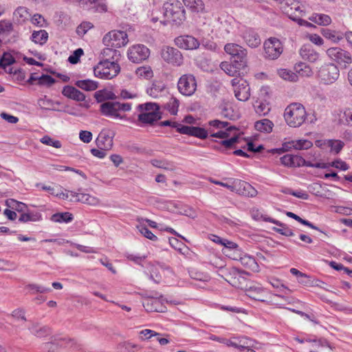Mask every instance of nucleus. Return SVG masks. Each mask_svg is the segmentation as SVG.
Masks as SVG:
<instances>
[{"instance_id": "f257e3e1", "label": "nucleus", "mask_w": 352, "mask_h": 352, "mask_svg": "<svg viewBox=\"0 0 352 352\" xmlns=\"http://www.w3.org/2000/svg\"><path fill=\"white\" fill-rule=\"evenodd\" d=\"M138 122L141 124H153L161 119L160 106L155 102H146L137 107Z\"/></svg>"}, {"instance_id": "f03ea898", "label": "nucleus", "mask_w": 352, "mask_h": 352, "mask_svg": "<svg viewBox=\"0 0 352 352\" xmlns=\"http://www.w3.org/2000/svg\"><path fill=\"white\" fill-rule=\"evenodd\" d=\"M284 117L289 126L298 127L305 121L307 113L305 107L301 104L292 103L285 109Z\"/></svg>"}, {"instance_id": "7ed1b4c3", "label": "nucleus", "mask_w": 352, "mask_h": 352, "mask_svg": "<svg viewBox=\"0 0 352 352\" xmlns=\"http://www.w3.org/2000/svg\"><path fill=\"white\" fill-rule=\"evenodd\" d=\"M164 16L175 25L182 24L186 19L185 10L178 0H170L164 5Z\"/></svg>"}, {"instance_id": "20e7f679", "label": "nucleus", "mask_w": 352, "mask_h": 352, "mask_svg": "<svg viewBox=\"0 0 352 352\" xmlns=\"http://www.w3.org/2000/svg\"><path fill=\"white\" fill-rule=\"evenodd\" d=\"M280 160L281 164L287 167H300L305 166L324 169L327 168L329 166V165L324 162L311 163L297 155L287 154L281 157Z\"/></svg>"}, {"instance_id": "39448f33", "label": "nucleus", "mask_w": 352, "mask_h": 352, "mask_svg": "<svg viewBox=\"0 0 352 352\" xmlns=\"http://www.w3.org/2000/svg\"><path fill=\"white\" fill-rule=\"evenodd\" d=\"M119 72V65L108 60L100 61L94 68V76L102 79H111L116 76Z\"/></svg>"}, {"instance_id": "423d86ee", "label": "nucleus", "mask_w": 352, "mask_h": 352, "mask_svg": "<svg viewBox=\"0 0 352 352\" xmlns=\"http://www.w3.org/2000/svg\"><path fill=\"white\" fill-rule=\"evenodd\" d=\"M318 76L324 84L331 85L338 79L340 71L338 67L333 63L324 64L319 68Z\"/></svg>"}, {"instance_id": "0eeeda50", "label": "nucleus", "mask_w": 352, "mask_h": 352, "mask_svg": "<svg viewBox=\"0 0 352 352\" xmlns=\"http://www.w3.org/2000/svg\"><path fill=\"white\" fill-rule=\"evenodd\" d=\"M102 42L108 47L119 48L125 46L129 43V38L126 32L113 30L103 37Z\"/></svg>"}, {"instance_id": "6e6552de", "label": "nucleus", "mask_w": 352, "mask_h": 352, "mask_svg": "<svg viewBox=\"0 0 352 352\" xmlns=\"http://www.w3.org/2000/svg\"><path fill=\"white\" fill-rule=\"evenodd\" d=\"M264 56L270 60L277 59L283 53L281 42L276 38L271 37L263 43Z\"/></svg>"}, {"instance_id": "1a4fd4ad", "label": "nucleus", "mask_w": 352, "mask_h": 352, "mask_svg": "<svg viewBox=\"0 0 352 352\" xmlns=\"http://www.w3.org/2000/svg\"><path fill=\"white\" fill-rule=\"evenodd\" d=\"M225 52L230 55L239 67H245L247 62V50L236 43H227L224 46Z\"/></svg>"}, {"instance_id": "9d476101", "label": "nucleus", "mask_w": 352, "mask_h": 352, "mask_svg": "<svg viewBox=\"0 0 352 352\" xmlns=\"http://www.w3.org/2000/svg\"><path fill=\"white\" fill-rule=\"evenodd\" d=\"M326 53L329 58L344 67H348L352 63L351 54L340 47L329 48Z\"/></svg>"}, {"instance_id": "9b49d317", "label": "nucleus", "mask_w": 352, "mask_h": 352, "mask_svg": "<svg viewBox=\"0 0 352 352\" xmlns=\"http://www.w3.org/2000/svg\"><path fill=\"white\" fill-rule=\"evenodd\" d=\"M281 9L289 19L296 21L298 17L304 15V10L301 8V5L296 0H283L281 1Z\"/></svg>"}, {"instance_id": "f8f14e48", "label": "nucleus", "mask_w": 352, "mask_h": 352, "mask_svg": "<svg viewBox=\"0 0 352 352\" xmlns=\"http://www.w3.org/2000/svg\"><path fill=\"white\" fill-rule=\"evenodd\" d=\"M235 97L240 101H246L250 96L248 82L241 78L235 77L231 80Z\"/></svg>"}, {"instance_id": "ddd939ff", "label": "nucleus", "mask_w": 352, "mask_h": 352, "mask_svg": "<svg viewBox=\"0 0 352 352\" xmlns=\"http://www.w3.org/2000/svg\"><path fill=\"white\" fill-rule=\"evenodd\" d=\"M162 58L168 64L175 66H180L183 63V56L176 48L170 46H164L161 50Z\"/></svg>"}, {"instance_id": "4468645a", "label": "nucleus", "mask_w": 352, "mask_h": 352, "mask_svg": "<svg viewBox=\"0 0 352 352\" xmlns=\"http://www.w3.org/2000/svg\"><path fill=\"white\" fill-rule=\"evenodd\" d=\"M177 87L182 94L188 96H191L197 89L196 80L191 74H184L179 78Z\"/></svg>"}, {"instance_id": "2eb2a0df", "label": "nucleus", "mask_w": 352, "mask_h": 352, "mask_svg": "<svg viewBox=\"0 0 352 352\" xmlns=\"http://www.w3.org/2000/svg\"><path fill=\"white\" fill-rule=\"evenodd\" d=\"M312 142L307 140H292L283 144V147L280 148H273L270 153L275 154H281L292 148L296 150L308 149L312 146Z\"/></svg>"}, {"instance_id": "dca6fc26", "label": "nucleus", "mask_w": 352, "mask_h": 352, "mask_svg": "<svg viewBox=\"0 0 352 352\" xmlns=\"http://www.w3.org/2000/svg\"><path fill=\"white\" fill-rule=\"evenodd\" d=\"M150 54L148 47L143 45H136L130 47L128 51L129 59L133 63H139L146 60Z\"/></svg>"}, {"instance_id": "f3484780", "label": "nucleus", "mask_w": 352, "mask_h": 352, "mask_svg": "<svg viewBox=\"0 0 352 352\" xmlns=\"http://www.w3.org/2000/svg\"><path fill=\"white\" fill-rule=\"evenodd\" d=\"M232 188V192L245 197H254L257 195V190L251 184L242 180H234Z\"/></svg>"}, {"instance_id": "a211bd4d", "label": "nucleus", "mask_w": 352, "mask_h": 352, "mask_svg": "<svg viewBox=\"0 0 352 352\" xmlns=\"http://www.w3.org/2000/svg\"><path fill=\"white\" fill-rule=\"evenodd\" d=\"M175 45L184 50H196L199 47V42L192 36L183 35L175 38Z\"/></svg>"}, {"instance_id": "6ab92c4d", "label": "nucleus", "mask_w": 352, "mask_h": 352, "mask_svg": "<svg viewBox=\"0 0 352 352\" xmlns=\"http://www.w3.org/2000/svg\"><path fill=\"white\" fill-rule=\"evenodd\" d=\"M118 107V102L108 101L100 104V110L105 116L123 119L125 116L119 113Z\"/></svg>"}, {"instance_id": "aec40b11", "label": "nucleus", "mask_w": 352, "mask_h": 352, "mask_svg": "<svg viewBox=\"0 0 352 352\" xmlns=\"http://www.w3.org/2000/svg\"><path fill=\"white\" fill-rule=\"evenodd\" d=\"M98 148L102 150H110L113 146V136L109 130L104 129L96 140Z\"/></svg>"}, {"instance_id": "412c9836", "label": "nucleus", "mask_w": 352, "mask_h": 352, "mask_svg": "<svg viewBox=\"0 0 352 352\" xmlns=\"http://www.w3.org/2000/svg\"><path fill=\"white\" fill-rule=\"evenodd\" d=\"M179 133L204 140L208 137L209 130L198 126L184 125V127L179 129Z\"/></svg>"}, {"instance_id": "4be33fe9", "label": "nucleus", "mask_w": 352, "mask_h": 352, "mask_svg": "<svg viewBox=\"0 0 352 352\" xmlns=\"http://www.w3.org/2000/svg\"><path fill=\"white\" fill-rule=\"evenodd\" d=\"M71 196L75 197L77 201L91 206H98L100 204L99 198L89 193L71 192Z\"/></svg>"}, {"instance_id": "5701e85b", "label": "nucleus", "mask_w": 352, "mask_h": 352, "mask_svg": "<svg viewBox=\"0 0 352 352\" xmlns=\"http://www.w3.org/2000/svg\"><path fill=\"white\" fill-rule=\"evenodd\" d=\"M242 36L246 44L252 48L258 47L261 43L259 35L252 29L245 30Z\"/></svg>"}, {"instance_id": "b1692460", "label": "nucleus", "mask_w": 352, "mask_h": 352, "mask_svg": "<svg viewBox=\"0 0 352 352\" xmlns=\"http://www.w3.org/2000/svg\"><path fill=\"white\" fill-rule=\"evenodd\" d=\"M62 94L64 96L78 102L84 101L86 98L85 95L82 92L74 87L69 85H67L63 87Z\"/></svg>"}, {"instance_id": "393cba45", "label": "nucleus", "mask_w": 352, "mask_h": 352, "mask_svg": "<svg viewBox=\"0 0 352 352\" xmlns=\"http://www.w3.org/2000/svg\"><path fill=\"white\" fill-rule=\"evenodd\" d=\"M300 55L302 58L314 63L319 58V54L310 44L303 45L300 50Z\"/></svg>"}, {"instance_id": "a878e982", "label": "nucleus", "mask_w": 352, "mask_h": 352, "mask_svg": "<svg viewBox=\"0 0 352 352\" xmlns=\"http://www.w3.org/2000/svg\"><path fill=\"white\" fill-rule=\"evenodd\" d=\"M143 306L146 311L148 312H164L165 311V307H164L157 298H148L144 302Z\"/></svg>"}, {"instance_id": "bb28decb", "label": "nucleus", "mask_w": 352, "mask_h": 352, "mask_svg": "<svg viewBox=\"0 0 352 352\" xmlns=\"http://www.w3.org/2000/svg\"><path fill=\"white\" fill-rule=\"evenodd\" d=\"M30 17L29 10L24 6H19L13 12V20L15 23L22 25Z\"/></svg>"}, {"instance_id": "cd10ccee", "label": "nucleus", "mask_w": 352, "mask_h": 352, "mask_svg": "<svg viewBox=\"0 0 352 352\" xmlns=\"http://www.w3.org/2000/svg\"><path fill=\"white\" fill-rule=\"evenodd\" d=\"M238 129L234 126L231 125L230 123L228 124L226 128L223 129L214 131V130H209V134L210 137L217 138L220 139L228 138L232 135L233 132H237Z\"/></svg>"}, {"instance_id": "c85d7f7f", "label": "nucleus", "mask_w": 352, "mask_h": 352, "mask_svg": "<svg viewBox=\"0 0 352 352\" xmlns=\"http://www.w3.org/2000/svg\"><path fill=\"white\" fill-rule=\"evenodd\" d=\"M239 138V137L238 135V131L235 133L233 132L232 135L230 136L228 138L223 139L220 142V146H214V148L221 152H224L225 148H232L234 144L238 142Z\"/></svg>"}, {"instance_id": "c756f323", "label": "nucleus", "mask_w": 352, "mask_h": 352, "mask_svg": "<svg viewBox=\"0 0 352 352\" xmlns=\"http://www.w3.org/2000/svg\"><path fill=\"white\" fill-rule=\"evenodd\" d=\"M234 340H236V349L241 351L248 348H256L257 342L248 337H234Z\"/></svg>"}, {"instance_id": "7c9ffc66", "label": "nucleus", "mask_w": 352, "mask_h": 352, "mask_svg": "<svg viewBox=\"0 0 352 352\" xmlns=\"http://www.w3.org/2000/svg\"><path fill=\"white\" fill-rule=\"evenodd\" d=\"M274 126V123L267 118L261 119L254 123L255 129L264 133H271L273 130Z\"/></svg>"}, {"instance_id": "2f4dec72", "label": "nucleus", "mask_w": 352, "mask_h": 352, "mask_svg": "<svg viewBox=\"0 0 352 352\" xmlns=\"http://www.w3.org/2000/svg\"><path fill=\"white\" fill-rule=\"evenodd\" d=\"M28 329L33 335L38 338L44 337L51 333L50 327L38 323L32 324Z\"/></svg>"}, {"instance_id": "473e14b6", "label": "nucleus", "mask_w": 352, "mask_h": 352, "mask_svg": "<svg viewBox=\"0 0 352 352\" xmlns=\"http://www.w3.org/2000/svg\"><path fill=\"white\" fill-rule=\"evenodd\" d=\"M231 275L234 276V279L230 280V285L233 287L242 289L245 283L246 279L243 276L241 272L239 271L236 268H232Z\"/></svg>"}, {"instance_id": "72a5a7b5", "label": "nucleus", "mask_w": 352, "mask_h": 352, "mask_svg": "<svg viewBox=\"0 0 352 352\" xmlns=\"http://www.w3.org/2000/svg\"><path fill=\"white\" fill-rule=\"evenodd\" d=\"M309 19L318 25L327 26L331 23V17L325 14L314 13Z\"/></svg>"}, {"instance_id": "f704fd0d", "label": "nucleus", "mask_w": 352, "mask_h": 352, "mask_svg": "<svg viewBox=\"0 0 352 352\" xmlns=\"http://www.w3.org/2000/svg\"><path fill=\"white\" fill-rule=\"evenodd\" d=\"M151 164L157 168H162L166 170L174 171L176 168L174 163L171 161L164 160L153 159Z\"/></svg>"}, {"instance_id": "c9c22d12", "label": "nucleus", "mask_w": 352, "mask_h": 352, "mask_svg": "<svg viewBox=\"0 0 352 352\" xmlns=\"http://www.w3.org/2000/svg\"><path fill=\"white\" fill-rule=\"evenodd\" d=\"M48 40V33L45 30L33 31L31 36V41L36 44L44 45Z\"/></svg>"}, {"instance_id": "e433bc0d", "label": "nucleus", "mask_w": 352, "mask_h": 352, "mask_svg": "<svg viewBox=\"0 0 352 352\" xmlns=\"http://www.w3.org/2000/svg\"><path fill=\"white\" fill-rule=\"evenodd\" d=\"M183 2L192 12H204L205 6L202 0H183Z\"/></svg>"}, {"instance_id": "4c0bfd02", "label": "nucleus", "mask_w": 352, "mask_h": 352, "mask_svg": "<svg viewBox=\"0 0 352 352\" xmlns=\"http://www.w3.org/2000/svg\"><path fill=\"white\" fill-rule=\"evenodd\" d=\"M75 85L85 91H94L96 90L98 87V84L96 81L92 80H77L75 83Z\"/></svg>"}, {"instance_id": "58836bf2", "label": "nucleus", "mask_w": 352, "mask_h": 352, "mask_svg": "<svg viewBox=\"0 0 352 352\" xmlns=\"http://www.w3.org/2000/svg\"><path fill=\"white\" fill-rule=\"evenodd\" d=\"M118 349H124L126 352H138L142 349V346L129 340L122 341L118 344Z\"/></svg>"}, {"instance_id": "ea45409f", "label": "nucleus", "mask_w": 352, "mask_h": 352, "mask_svg": "<svg viewBox=\"0 0 352 352\" xmlns=\"http://www.w3.org/2000/svg\"><path fill=\"white\" fill-rule=\"evenodd\" d=\"M164 85L160 82H153L152 86L146 91L147 94L153 98H157L164 91Z\"/></svg>"}, {"instance_id": "a19ab883", "label": "nucleus", "mask_w": 352, "mask_h": 352, "mask_svg": "<svg viewBox=\"0 0 352 352\" xmlns=\"http://www.w3.org/2000/svg\"><path fill=\"white\" fill-rule=\"evenodd\" d=\"M263 289L261 287L252 286L247 289V295L252 299L258 301H264L263 299Z\"/></svg>"}, {"instance_id": "79ce46f5", "label": "nucleus", "mask_w": 352, "mask_h": 352, "mask_svg": "<svg viewBox=\"0 0 352 352\" xmlns=\"http://www.w3.org/2000/svg\"><path fill=\"white\" fill-rule=\"evenodd\" d=\"M278 76L285 80H288L289 82H296L298 80V75L286 69H280L278 70Z\"/></svg>"}, {"instance_id": "37998d69", "label": "nucleus", "mask_w": 352, "mask_h": 352, "mask_svg": "<svg viewBox=\"0 0 352 352\" xmlns=\"http://www.w3.org/2000/svg\"><path fill=\"white\" fill-rule=\"evenodd\" d=\"M51 219L54 222L68 223L73 220V215L69 212L56 213L52 216Z\"/></svg>"}, {"instance_id": "c03bdc74", "label": "nucleus", "mask_w": 352, "mask_h": 352, "mask_svg": "<svg viewBox=\"0 0 352 352\" xmlns=\"http://www.w3.org/2000/svg\"><path fill=\"white\" fill-rule=\"evenodd\" d=\"M189 275L191 278L197 280L207 282L210 280V276L208 274L199 271L197 269H191L189 271Z\"/></svg>"}, {"instance_id": "a18cd8bd", "label": "nucleus", "mask_w": 352, "mask_h": 352, "mask_svg": "<svg viewBox=\"0 0 352 352\" xmlns=\"http://www.w3.org/2000/svg\"><path fill=\"white\" fill-rule=\"evenodd\" d=\"M241 67L243 68V67H239V65H238V66H234V65L228 63L227 62H223V63H221V68L227 74H228L229 76H236V74L239 72L238 69H240Z\"/></svg>"}, {"instance_id": "49530a36", "label": "nucleus", "mask_w": 352, "mask_h": 352, "mask_svg": "<svg viewBox=\"0 0 352 352\" xmlns=\"http://www.w3.org/2000/svg\"><path fill=\"white\" fill-rule=\"evenodd\" d=\"M322 36L327 39L331 40L334 43H338L342 39V36L336 31L329 29H324L321 32Z\"/></svg>"}, {"instance_id": "de8ad7c7", "label": "nucleus", "mask_w": 352, "mask_h": 352, "mask_svg": "<svg viewBox=\"0 0 352 352\" xmlns=\"http://www.w3.org/2000/svg\"><path fill=\"white\" fill-rule=\"evenodd\" d=\"M327 146L331 148L332 151L338 154L344 147V143L339 140H329L327 141Z\"/></svg>"}, {"instance_id": "09e8293b", "label": "nucleus", "mask_w": 352, "mask_h": 352, "mask_svg": "<svg viewBox=\"0 0 352 352\" xmlns=\"http://www.w3.org/2000/svg\"><path fill=\"white\" fill-rule=\"evenodd\" d=\"M229 122L220 121L219 120H213L208 122L209 128L208 130H214V131L226 128Z\"/></svg>"}, {"instance_id": "8fccbe9b", "label": "nucleus", "mask_w": 352, "mask_h": 352, "mask_svg": "<svg viewBox=\"0 0 352 352\" xmlns=\"http://www.w3.org/2000/svg\"><path fill=\"white\" fill-rule=\"evenodd\" d=\"M135 73L137 76L144 78H150L153 76V71L150 67H138Z\"/></svg>"}, {"instance_id": "3c124183", "label": "nucleus", "mask_w": 352, "mask_h": 352, "mask_svg": "<svg viewBox=\"0 0 352 352\" xmlns=\"http://www.w3.org/2000/svg\"><path fill=\"white\" fill-rule=\"evenodd\" d=\"M41 218V215L39 214H34V213H23L19 219V221L23 223H26L28 221H38Z\"/></svg>"}, {"instance_id": "603ef678", "label": "nucleus", "mask_w": 352, "mask_h": 352, "mask_svg": "<svg viewBox=\"0 0 352 352\" xmlns=\"http://www.w3.org/2000/svg\"><path fill=\"white\" fill-rule=\"evenodd\" d=\"M31 23L36 25L39 28H43L45 27L47 25L46 20L45 18L40 14H34L31 18H30Z\"/></svg>"}, {"instance_id": "864d4df0", "label": "nucleus", "mask_w": 352, "mask_h": 352, "mask_svg": "<svg viewBox=\"0 0 352 352\" xmlns=\"http://www.w3.org/2000/svg\"><path fill=\"white\" fill-rule=\"evenodd\" d=\"M94 27L93 24L88 21H84L81 23L76 28V33L78 35L82 36H84L89 30Z\"/></svg>"}, {"instance_id": "5fc2aeb1", "label": "nucleus", "mask_w": 352, "mask_h": 352, "mask_svg": "<svg viewBox=\"0 0 352 352\" xmlns=\"http://www.w3.org/2000/svg\"><path fill=\"white\" fill-rule=\"evenodd\" d=\"M179 107V100L172 98L166 104V109L171 115H176Z\"/></svg>"}, {"instance_id": "6e6d98bb", "label": "nucleus", "mask_w": 352, "mask_h": 352, "mask_svg": "<svg viewBox=\"0 0 352 352\" xmlns=\"http://www.w3.org/2000/svg\"><path fill=\"white\" fill-rule=\"evenodd\" d=\"M41 142L48 146H52L56 148H60L62 146L59 140H55L48 135L43 136L41 139Z\"/></svg>"}, {"instance_id": "4d7b16f0", "label": "nucleus", "mask_w": 352, "mask_h": 352, "mask_svg": "<svg viewBox=\"0 0 352 352\" xmlns=\"http://www.w3.org/2000/svg\"><path fill=\"white\" fill-rule=\"evenodd\" d=\"M14 63V58L9 53H4L1 58L0 59V67L6 68L8 66L11 65Z\"/></svg>"}, {"instance_id": "13d9d810", "label": "nucleus", "mask_w": 352, "mask_h": 352, "mask_svg": "<svg viewBox=\"0 0 352 352\" xmlns=\"http://www.w3.org/2000/svg\"><path fill=\"white\" fill-rule=\"evenodd\" d=\"M27 288L30 290L33 291V293H47L51 292V289L50 287H46L37 284H30L27 286Z\"/></svg>"}, {"instance_id": "bf43d9fd", "label": "nucleus", "mask_w": 352, "mask_h": 352, "mask_svg": "<svg viewBox=\"0 0 352 352\" xmlns=\"http://www.w3.org/2000/svg\"><path fill=\"white\" fill-rule=\"evenodd\" d=\"M137 228L139 230L140 232L146 238L154 241L157 239V237L146 226H139Z\"/></svg>"}, {"instance_id": "052dcab7", "label": "nucleus", "mask_w": 352, "mask_h": 352, "mask_svg": "<svg viewBox=\"0 0 352 352\" xmlns=\"http://www.w3.org/2000/svg\"><path fill=\"white\" fill-rule=\"evenodd\" d=\"M222 245L224 246V249L223 250V253L230 257H231L230 252L238 248V245L236 243L227 239H225L224 244Z\"/></svg>"}, {"instance_id": "680f3d73", "label": "nucleus", "mask_w": 352, "mask_h": 352, "mask_svg": "<svg viewBox=\"0 0 352 352\" xmlns=\"http://www.w3.org/2000/svg\"><path fill=\"white\" fill-rule=\"evenodd\" d=\"M240 261L242 265L246 266L248 268L250 269H254V267L256 265V263L254 258L249 256H244L243 257H241Z\"/></svg>"}, {"instance_id": "e2e57ef3", "label": "nucleus", "mask_w": 352, "mask_h": 352, "mask_svg": "<svg viewBox=\"0 0 352 352\" xmlns=\"http://www.w3.org/2000/svg\"><path fill=\"white\" fill-rule=\"evenodd\" d=\"M83 54V50L81 48L76 50L73 54L68 58V61L72 64H76L80 59V57Z\"/></svg>"}, {"instance_id": "0e129e2a", "label": "nucleus", "mask_w": 352, "mask_h": 352, "mask_svg": "<svg viewBox=\"0 0 352 352\" xmlns=\"http://www.w3.org/2000/svg\"><path fill=\"white\" fill-rule=\"evenodd\" d=\"M298 67L300 68L298 72L302 76H310L313 74L311 67L305 63H301Z\"/></svg>"}, {"instance_id": "69168bd1", "label": "nucleus", "mask_w": 352, "mask_h": 352, "mask_svg": "<svg viewBox=\"0 0 352 352\" xmlns=\"http://www.w3.org/2000/svg\"><path fill=\"white\" fill-rule=\"evenodd\" d=\"M93 10L98 12H104L107 10V6L102 0H94Z\"/></svg>"}, {"instance_id": "338daca9", "label": "nucleus", "mask_w": 352, "mask_h": 352, "mask_svg": "<svg viewBox=\"0 0 352 352\" xmlns=\"http://www.w3.org/2000/svg\"><path fill=\"white\" fill-rule=\"evenodd\" d=\"M55 82V80L49 75H42L39 76L38 85L50 86Z\"/></svg>"}, {"instance_id": "774afa93", "label": "nucleus", "mask_w": 352, "mask_h": 352, "mask_svg": "<svg viewBox=\"0 0 352 352\" xmlns=\"http://www.w3.org/2000/svg\"><path fill=\"white\" fill-rule=\"evenodd\" d=\"M45 349L47 352H59V343L58 342H50L45 344Z\"/></svg>"}]
</instances>
